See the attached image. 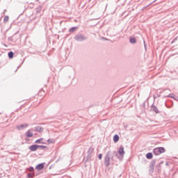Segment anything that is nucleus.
Segmentation results:
<instances>
[{
    "mask_svg": "<svg viewBox=\"0 0 178 178\" xmlns=\"http://www.w3.org/2000/svg\"><path fill=\"white\" fill-rule=\"evenodd\" d=\"M146 157L147 159H152V153H147Z\"/></svg>",
    "mask_w": 178,
    "mask_h": 178,
    "instance_id": "10",
    "label": "nucleus"
},
{
    "mask_svg": "<svg viewBox=\"0 0 178 178\" xmlns=\"http://www.w3.org/2000/svg\"><path fill=\"white\" fill-rule=\"evenodd\" d=\"M99 159H102V154H99Z\"/></svg>",
    "mask_w": 178,
    "mask_h": 178,
    "instance_id": "17",
    "label": "nucleus"
},
{
    "mask_svg": "<svg viewBox=\"0 0 178 178\" xmlns=\"http://www.w3.org/2000/svg\"><path fill=\"white\" fill-rule=\"evenodd\" d=\"M110 162H111V158H109V156H106L104 159V163L106 166H109Z\"/></svg>",
    "mask_w": 178,
    "mask_h": 178,
    "instance_id": "4",
    "label": "nucleus"
},
{
    "mask_svg": "<svg viewBox=\"0 0 178 178\" xmlns=\"http://www.w3.org/2000/svg\"><path fill=\"white\" fill-rule=\"evenodd\" d=\"M118 154L120 155H124V148L123 147H120L118 149Z\"/></svg>",
    "mask_w": 178,
    "mask_h": 178,
    "instance_id": "6",
    "label": "nucleus"
},
{
    "mask_svg": "<svg viewBox=\"0 0 178 178\" xmlns=\"http://www.w3.org/2000/svg\"><path fill=\"white\" fill-rule=\"evenodd\" d=\"M37 130H38L40 132H41V131H42L43 129H42V128L40 127L39 129H37Z\"/></svg>",
    "mask_w": 178,
    "mask_h": 178,
    "instance_id": "19",
    "label": "nucleus"
},
{
    "mask_svg": "<svg viewBox=\"0 0 178 178\" xmlns=\"http://www.w3.org/2000/svg\"><path fill=\"white\" fill-rule=\"evenodd\" d=\"M29 170H30L31 172H33V171L34 170V168H33V167H31V168H29Z\"/></svg>",
    "mask_w": 178,
    "mask_h": 178,
    "instance_id": "18",
    "label": "nucleus"
},
{
    "mask_svg": "<svg viewBox=\"0 0 178 178\" xmlns=\"http://www.w3.org/2000/svg\"><path fill=\"white\" fill-rule=\"evenodd\" d=\"M45 148V146H40L38 145H33L29 147L30 151H37L38 148Z\"/></svg>",
    "mask_w": 178,
    "mask_h": 178,
    "instance_id": "2",
    "label": "nucleus"
},
{
    "mask_svg": "<svg viewBox=\"0 0 178 178\" xmlns=\"http://www.w3.org/2000/svg\"><path fill=\"white\" fill-rule=\"evenodd\" d=\"M26 137H28V138H30V137H33V134L31 133V131H28L27 132H26Z\"/></svg>",
    "mask_w": 178,
    "mask_h": 178,
    "instance_id": "9",
    "label": "nucleus"
},
{
    "mask_svg": "<svg viewBox=\"0 0 178 178\" xmlns=\"http://www.w3.org/2000/svg\"><path fill=\"white\" fill-rule=\"evenodd\" d=\"M44 138H41L39 140L35 141V144H45L44 142Z\"/></svg>",
    "mask_w": 178,
    "mask_h": 178,
    "instance_id": "7",
    "label": "nucleus"
},
{
    "mask_svg": "<svg viewBox=\"0 0 178 178\" xmlns=\"http://www.w3.org/2000/svg\"><path fill=\"white\" fill-rule=\"evenodd\" d=\"M26 127H29V124H19L17 126V130H23V129H26Z\"/></svg>",
    "mask_w": 178,
    "mask_h": 178,
    "instance_id": "3",
    "label": "nucleus"
},
{
    "mask_svg": "<svg viewBox=\"0 0 178 178\" xmlns=\"http://www.w3.org/2000/svg\"><path fill=\"white\" fill-rule=\"evenodd\" d=\"M153 152L154 155H161V154H163L165 152V148L163 147H156L154 149Z\"/></svg>",
    "mask_w": 178,
    "mask_h": 178,
    "instance_id": "1",
    "label": "nucleus"
},
{
    "mask_svg": "<svg viewBox=\"0 0 178 178\" xmlns=\"http://www.w3.org/2000/svg\"><path fill=\"white\" fill-rule=\"evenodd\" d=\"M28 177L29 178H33L34 177V175H33V174H28Z\"/></svg>",
    "mask_w": 178,
    "mask_h": 178,
    "instance_id": "16",
    "label": "nucleus"
},
{
    "mask_svg": "<svg viewBox=\"0 0 178 178\" xmlns=\"http://www.w3.org/2000/svg\"><path fill=\"white\" fill-rule=\"evenodd\" d=\"M4 23L9 22V16H5L3 19Z\"/></svg>",
    "mask_w": 178,
    "mask_h": 178,
    "instance_id": "14",
    "label": "nucleus"
},
{
    "mask_svg": "<svg viewBox=\"0 0 178 178\" xmlns=\"http://www.w3.org/2000/svg\"><path fill=\"white\" fill-rule=\"evenodd\" d=\"M47 143H49V144H54V143H55V140H54L52 139H49L47 140Z\"/></svg>",
    "mask_w": 178,
    "mask_h": 178,
    "instance_id": "15",
    "label": "nucleus"
},
{
    "mask_svg": "<svg viewBox=\"0 0 178 178\" xmlns=\"http://www.w3.org/2000/svg\"><path fill=\"white\" fill-rule=\"evenodd\" d=\"M35 169H36L37 170H41L42 169H44V163L38 164V165L35 167Z\"/></svg>",
    "mask_w": 178,
    "mask_h": 178,
    "instance_id": "5",
    "label": "nucleus"
},
{
    "mask_svg": "<svg viewBox=\"0 0 178 178\" xmlns=\"http://www.w3.org/2000/svg\"><path fill=\"white\" fill-rule=\"evenodd\" d=\"M119 136L118 135H115L113 137V141L114 143H118V141H119Z\"/></svg>",
    "mask_w": 178,
    "mask_h": 178,
    "instance_id": "8",
    "label": "nucleus"
},
{
    "mask_svg": "<svg viewBox=\"0 0 178 178\" xmlns=\"http://www.w3.org/2000/svg\"><path fill=\"white\" fill-rule=\"evenodd\" d=\"M8 58H10V59H13V51H10L8 53Z\"/></svg>",
    "mask_w": 178,
    "mask_h": 178,
    "instance_id": "13",
    "label": "nucleus"
},
{
    "mask_svg": "<svg viewBox=\"0 0 178 178\" xmlns=\"http://www.w3.org/2000/svg\"><path fill=\"white\" fill-rule=\"evenodd\" d=\"M77 29V27H73L70 29V33H74Z\"/></svg>",
    "mask_w": 178,
    "mask_h": 178,
    "instance_id": "11",
    "label": "nucleus"
},
{
    "mask_svg": "<svg viewBox=\"0 0 178 178\" xmlns=\"http://www.w3.org/2000/svg\"><path fill=\"white\" fill-rule=\"evenodd\" d=\"M130 42H131V44H136V38H130Z\"/></svg>",
    "mask_w": 178,
    "mask_h": 178,
    "instance_id": "12",
    "label": "nucleus"
}]
</instances>
